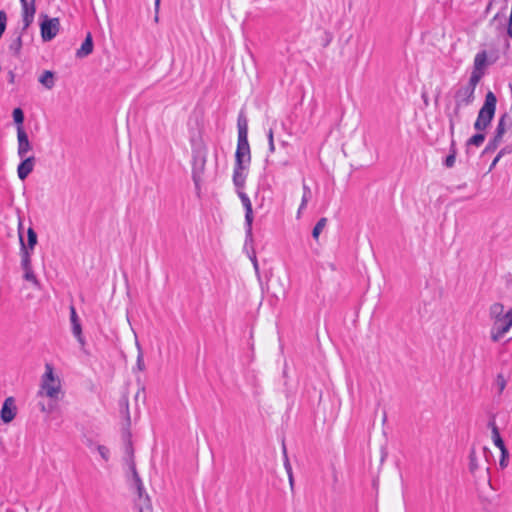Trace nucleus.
<instances>
[{"label": "nucleus", "instance_id": "26", "mask_svg": "<svg viewBox=\"0 0 512 512\" xmlns=\"http://www.w3.org/2000/svg\"><path fill=\"white\" fill-rule=\"evenodd\" d=\"M485 141V134L478 132L466 141V146L480 147Z\"/></svg>", "mask_w": 512, "mask_h": 512}, {"label": "nucleus", "instance_id": "28", "mask_svg": "<svg viewBox=\"0 0 512 512\" xmlns=\"http://www.w3.org/2000/svg\"><path fill=\"white\" fill-rule=\"evenodd\" d=\"M326 224H327V218L322 217L318 220V222L316 223V225L314 226V228L312 230V237L315 240H317L319 238V235L322 232V230L325 228Z\"/></svg>", "mask_w": 512, "mask_h": 512}, {"label": "nucleus", "instance_id": "48", "mask_svg": "<svg viewBox=\"0 0 512 512\" xmlns=\"http://www.w3.org/2000/svg\"><path fill=\"white\" fill-rule=\"evenodd\" d=\"M494 1H495V0H490V1H489L488 5H487V8H486V10H487V11L491 9V6H492V4H493V2H494Z\"/></svg>", "mask_w": 512, "mask_h": 512}, {"label": "nucleus", "instance_id": "29", "mask_svg": "<svg viewBox=\"0 0 512 512\" xmlns=\"http://www.w3.org/2000/svg\"><path fill=\"white\" fill-rule=\"evenodd\" d=\"M27 237H28V245L26 246L27 250L28 249L33 250L35 245L37 244V234L33 228L30 227L27 230Z\"/></svg>", "mask_w": 512, "mask_h": 512}, {"label": "nucleus", "instance_id": "37", "mask_svg": "<svg viewBox=\"0 0 512 512\" xmlns=\"http://www.w3.org/2000/svg\"><path fill=\"white\" fill-rule=\"evenodd\" d=\"M97 451L99 452V454L103 460H105V461L109 460V449L106 446L98 445Z\"/></svg>", "mask_w": 512, "mask_h": 512}, {"label": "nucleus", "instance_id": "9", "mask_svg": "<svg viewBox=\"0 0 512 512\" xmlns=\"http://www.w3.org/2000/svg\"><path fill=\"white\" fill-rule=\"evenodd\" d=\"M60 21L58 18H48L44 15V20L40 24L41 37L43 41H51L59 32Z\"/></svg>", "mask_w": 512, "mask_h": 512}, {"label": "nucleus", "instance_id": "36", "mask_svg": "<svg viewBox=\"0 0 512 512\" xmlns=\"http://www.w3.org/2000/svg\"><path fill=\"white\" fill-rule=\"evenodd\" d=\"M500 451H501V458H500L499 464L502 468H504L507 466V459H508L509 453H508V450L506 447H503L502 449H500Z\"/></svg>", "mask_w": 512, "mask_h": 512}, {"label": "nucleus", "instance_id": "46", "mask_svg": "<svg viewBox=\"0 0 512 512\" xmlns=\"http://www.w3.org/2000/svg\"><path fill=\"white\" fill-rule=\"evenodd\" d=\"M15 75L12 71L9 72V82L14 83Z\"/></svg>", "mask_w": 512, "mask_h": 512}, {"label": "nucleus", "instance_id": "34", "mask_svg": "<svg viewBox=\"0 0 512 512\" xmlns=\"http://www.w3.org/2000/svg\"><path fill=\"white\" fill-rule=\"evenodd\" d=\"M7 25V14L5 11H0V36L3 35Z\"/></svg>", "mask_w": 512, "mask_h": 512}, {"label": "nucleus", "instance_id": "25", "mask_svg": "<svg viewBox=\"0 0 512 512\" xmlns=\"http://www.w3.org/2000/svg\"><path fill=\"white\" fill-rule=\"evenodd\" d=\"M136 505L138 507L139 512H152V503L148 494L143 496V499L140 501L139 498L136 501Z\"/></svg>", "mask_w": 512, "mask_h": 512}, {"label": "nucleus", "instance_id": "2", "mask_svg": "<svg viewBox=\"0 0 512 512\" xmlns=\"http://www.w3.org/2000/svg\"><path fill=\"white\" fill-rule=\"evenodd\" d=\"M488 315L492 322L490 339L496 343L512 327V308L504 312V305L500 302H495L490 305Z\"/></svg>", "mask_w": 512, "mask_h": 512}, {"label": "nucleus", "instance_id": "38", "mask_svg": "<svg viewBox=\"0 0 512 512\" xmlns=\"http://www.w3.org/2000/svg\"><path fill=\"white\" fill-rule=\"evenodd\" d=\"M267 137H268L269 151L274 152L275 145H274V137H273V129L272 128L269 129Z\"/></svg>", "mask_w": 512, "mask_h": 512}, {"label": "nucleus", "instance_id": "17", "mask_svg": "<svg viewBox=\"0 0 512 512\" xmlns=\"http://www.w3.org/2000/svg\"><path fill=\"white\" fill-rule=\"evenodd\" d=\"M486 65H487V53H486V51H481V52L477 53L475 58H474L473 71H472L470 76L478 75L479 76V80H480L482 78V76H483V71L482 70L485 68Z\"/></svg>", "mask_w": 512, "mask_h": 512}, {"label": "nucleus", "instance_id": "39", "mask_svg": "<svg viewBox=\"0 0 512 512\" xmlns=\"http://www.w3.org/2000/svg\"><path fill=\"white\" fill-rule=\"evenodd\" d=\"M512 153V144H508L504 146L500 151L498 152L499 156L502 158L505 155Z\"/></svg>", "mask_w": 512, "mask_h": 512}, {"label": "nucleus", "instance_id": "45", "mask_svg": "<svg viewBox=\"0 0 512 512\" xmlns=\"http://www.w3.org/2000/svg\"><path fill=\"white\" fill-rule=\"evenodd\" d=\"M198 157L200 158V161H201V168L203 169L204 167V164L206 162V159H205V155H200V151H198Z\"/></svg>", "mask_w": 512, "mask_h": 512}, {"label": "nucleus", "instance_id": "33", "mask_svg": "<svg viewBox=\"0 0 512 512\" xmlns=\"http://www.w3.org/2000/svg\"><path fill=\"white\" fill-rule=\"evenodd\" d=\"M282 450H283V456H284V467H285V470H286L287 474L293 473L292 467H291V464H290V461H289V458H288V455H287L286 446H285L284 443L282 445Z\"/></svg>", "mask_w": 512, "mask_h": 512}, {"label": "nucleus", "instance_id": "40", "mask_svg": "<svg viewBox=\"0 0 512 512\" xmlns=\"http://www.w3.org/2000/svg\"><path fill=\"white\" fill-rule=\"evenodd\" d=\"M500 159H501V157L499 156V154H497L496 157L493 159L490 167H489V172L492 171L495 168V166L500 161Z\"/></svg>", "mask_w": 512, "mask_h": 512}, {"label": "nucleus", "instance_id": "47", "mask_svg": "<svg viewBox=\"0 0 512 512\" xmlns=\"http://www.w3.org/2000/svg\"><path fill=\"white\" fill-rule=\"evenodd\" d=\"M422 98H423L424 104L427 106L429 104L428 97L425 94H423Z\"/></svg>", "mask_w": 512, "mask_h": 512}, {"label": "nucleus", "instance_id": "1", "mask_svg": "<svg viewBox=\"0 0 512 512\" xmlns=\"http://www.w3.org/2000/svg\"><path fill=\"white\" fill-rule=\"evenodd\" d=\"M479 83V76H470L466 84L457 87L453 94L454 106L451 108V103L446 105V116L449 121L450 136L455 135L456 125L462 120L461 109L471 105L475 100V89Z\"/></svg>", "mask_w": 512, "mask_h": 512}, {"label": "nucleus", "instance_id": "21", "mask_svg": "<svg viewBox=\"0 0 512 512\" xmlns=\"http://www.w3.org/2000/svg\"><path fill=\"white\" fill-rule=\"evenodd\" d=\"M450 137H451V142H450L449 154L444 160V165L447 168H452L454 166L455 161H456V155H457L456 141H455L454 135L450 136Z\"/></svg>", "mask_w": 512, "mask_h": 512}, {"label": "nucleus", "instance_id": "42", "mask_svg": "<svg viewBox=\"0 0 512 512\" xmlns=\"http://www.w3.org/2000/svg\"><path fill=\"white\" fill-rule=\"evenodd\" d=\"M159 5H160V0H155V12H156L155 21L156 22L158 21Z\"/></svg>", "mask_w": 512, "mask_h": 512}, {"label": "nucleus", "instance_id": "24", "mask_svg": "<svg viewBox=\"0 0 512 512\" xmlns=\"http://www.w3.org/2000/svg\"><path fill=\"white\" fill-rule=\"evenodd\" d=\"M489 427H491V430H492V438H493L494 444L499 449H502L503 447H506L502 437L500 436L499 429H498L495 421H490L489 422Z\"/></svg>", "mask_w": 512, "mask_h": 512}, {"label": "nucleus", "instance_id": "30", "mask_svg": "<svg viewBox=\"0 0 512 512\" xmlns=\"http://www.w3.org/2000/svg\"><path fill=\"white\" fill-rule=\"evenodd\" d=\"M125 452H126V454L128 456L127 464L129 465L131 460L134 461V450H133V447H132V441H131V437H130L129 434L127 436V441H126V444H125Z\"/></svg>", "mask_w": 512, "mask_h": 512}, {"label": "nucleus", "instance_id": "19", "mask_svg": "<svg viewBox=\"0 0 512 512\" xmlns=\"http://www.w3.org/2000/svg\"><path fill=\"white\" fill-rule=\"evenodd\" d=\"M93 52V40L91 33H87L84 42L81 47L76 51V56L78 58H84L90 55Z\"/></svg>", "mask_w": 512, "mask_h": 512}, {"label": "nucleus", "instance_id": "12", "mask_svg": "<svg viewBox=\"0 0 512 512\" xmlns=\"http://www.w3.org/2000/svg\"><path fill=\"white\" fill-rule=\"evenodd\" d=\"M17 140H18V156L25 158L27 153L32 149L28 135L23 126H17Z\"/></svg>", "mask_w": 512, "mask_h": 512}, {"label": "nucleus", "instance_id": "35", "mask_svg": "<svg viewBox=\"0 0 512 512\" xmlns=\"http://www.w3.org/2000/svg\"><path fill=\"white\" fill-rule=\"evenodd\" d=\"M496 384L499 389V394H501L506 387V379L504 378V376L502 374L497 375Z\"/></svg>", "mask_w": 512, "mask_h": 512}, {"label": "nucleus", "instance_id": "5", "mask_svg": "<svg viewBox=\"0 0 512 512\" xmlns=\"http://www.w3.org/2000/svg\"><path fill=\"white\" fill-rule=\"evenodd\" d=\"M22 228V222L20 221L19 222V241H20V250H21V266L24 270V279L26 281H29L31 282L35 287H39L40 286V283H39V280L37 279L36 275L34 274L33 270H32V266H31V257H30V253L29 251L27 250V247L24 243V240H23V236L20 232Z\"/></svg>", "mask_w": 512, "mask_h": 512}, {"label": "nucleus", "instance_id": "8", "mask_svg": "<svg viewBox=\"0 0 512 512\" xmlns=\"http://www.w3.org/2000/svg\"><path fill=\"white\" fill-rule=\"evenodd\" d=\"M237 194L242 202V205L245 209V226H246V243L248 241H253V233H252V224H253V209H252V203L247 196L246 193L243 191L238 190Z\"/></svg>", "mask_w": 512, "mask_h": 512}, {"label": "nucleus", "instance_id": "6", "mask_svg": "<svg viewBox=\"0 0 512 512\" xmlns=\"http://www.w3.org/2000/svg\"><path fill=\"white\" fill-rule=\"evenodd\" d=\"M489 455H491V452L485 446L481 448L479 453L472 447L469 453V471L472 474H476L479 470L489 471Z\"/></svg>", "mask_w": 512, "mask_h": 512}, {"label": "nucleus", "instance_id": "27", "mask_svg": "<svg viewBox=\"0 0 512 512\" xmlns=\"http://www.w3.org/2000/svg\"><path fill=\"white\" fill-rule=\"evenodd\" d=\"M22 48V33H20L14 40L9 44V50L16 56L20 54Z\"/></svg>", "mask_w": 512, "mask_h": 512}, {"label": "nucleus", "instance_id": "18", "mask_svg": "<svg viewBox=\"0 0 512 512\" xmlns=\"http://www.w3.org/2000/svg\"><path fill=\"white\" fill-rule=\"evenodd\" d=\"M245 169H247L246 166L241 165H235L234 171H233V183L237 188V191H242L245 180H246V174L244 173Z\"/></svg>", "mask_w": 512, "mask_h": 512}, {"label": "nucleus", "instance_id": "3", "mask_svg": "<svg viewBox=\"0 0 512 512\" xmlns=\"http://www.w3.org/2000/svg\"><path fill=\"white\" fill-rule=\"evenodd\" d=\"M496 103L497 98L495 94L491 91L487 92L484 104L480 108L477 119L474 123V129L477 132H483L490 126L495 115Z\"/></svg>", "mask_w": 512, "mask_h": 512}, {"label": "nucleus", "instance_id": "41", "mask_svg": "<svg viewBox=\"0 0 512 512\" xmlns=\"http://www.w3.org/2000/svg\"><path fill=\"white\" fill-rule=\"evenodd\" d=\"M250 259L253 263L255 270L257 271L258 270V261H257L256 255L253 253V255L250 257Z\"/></svg>", "mask_w": 512, "mask_h": 512}, {"label": "nucleus", "instance_id": "44", "mask_svg": "<svg viewBox=\"0 0 512 512\" xmlns=\"http://www.w3.org/2000/svg\"><path fill=\"white\" fill-rule=\"evenodd\" d=\"M288 478H289V484H290V487H291V489H293V487H294V478H293V473H289V474H288Z\"/></svg>", "mask_w": 512, "mask_h": 512}, {"label": "nucleus", "instance_id": "20", "mask_svg": "<svg viewBox=\"0 0 512 512\" xmlns=\"http://www.w3.org/2000/svg\"><path fill=\"white\" fill-rule=\"evenodd\" d=\"M38 81L46 89L51 90L55 86V74L50 70H45L39 76Z\"/></svg>", "mask_w": 512, "mask_h": 512}, {"label": "nucleus", "instance_id": "10", "mask_svg": "<svg viewBox=\"0 0 512 512\" xmlns=\"http://www.w3.org/2000/svg\"><path fill=\"white\" fill-rule=\"evenodd\" d=\"M22 15V32L26 31L34 21L36 0H20Z\"/></svg>", "mask_w": 512, "mask_h": 512}, {"label": "nucleus", "instance_id": "16", "mask_svg": "<svg viewBox=\"0 0 512 512\" xmlns=\"http://www.w3.org/2000/svg\"><path fill=\"white\" fill-rule=\"evenodd\" d=\"M22 159L23 161L18 165L17 173L19 179L25 180L34 169L35 157L29 156Z\"/></svg>", "mask_w": 512, "mask_h": 512}, {"label": "nucleus", "instance_id": "22", "mask_svg": "<svg viewBox=\"0 0 512 512\" xmlns=\"http://www.w3.org/2000/svg\"><path fill=\"white\" fill-rule=\"evenodd\" d=\"M238 138H248V121L243 113H240L237 120Z\"/></svg>", "mask_w": 512, "mask_h": 512}, {"label": "nucleus", "instance_id": "31", "mask_svg": "<svg viewBox=\"0 0 512 512\" xmlns=\"http://www.w3.org/2000/svg\"><path fill=\"white\" fill-rule=\"evenodd\" d=\"M136 346H137V349H138L136 366H137V369L139 371H144L145 370V364H144V359H143V353H142V349H141V346H140L138 341H136Z\"/></svg>", "mask_w": 512, "mask_h": 512}, {"label": "nucleus", "instance_id": "13", "mask_svg": "<svg viewBox=\"0 0 512 512\" xmlns=\"http://www.w3.org/2000/svg\"><path fill=\"white\" fill-rule=\"evenodd\" d=\"M17 407L13 397H7L0 411L1 420L4 423H10L16 416Z\"/></svg>", "mask_w": 512, "mask_h": 512}, {"label": "nucleus", "instance_id": "43", "mask_svg": "<svg viewBox=\"0 0 512 512\" xmlns=\"http://www.w3.org/2000/svg\"><path fill=\"white\" fill-rule=\"evenodd\" d=\"M123 405L125 406L126 413H127V419L129 420L130 416H129V411H128V399L127 398L123 399Z\"/></svg>", "mask_w": 512, "mask_h": 512}, {"label": "nucleus", "instance_id": "32", "mask_svg": "<svg viewBox=\"0 0 512 512\" xmlns=\"http://www.w3.org/2000/svg\"><path fill=\"white\" fill-rule=\"evenodd\" d=\"M12 115H13L14 122L18 126H22L23 121H24V113H23V111L20 108H15L13 110V114Z\"/></svg>", "mask_w": 512, "mask_h": 512}, {"label": "nucleus", "instance_id": "7", "mask_svg": "<svg viewBox=\"0 0 512 512\" xmlns=\"http://www.w3.org/2000/svg\"><path fill=\"white\" fill-rule=\"evenodd\" d=\"M508 120H510V114L508 113H504L499 118L497 127L494 132V136L489 140L488 144L486 145L485 149L482 152L483 154H487L497 150V148L503 141V136L507 128H510Z\"/></svg>", "mask_w": 512, "mask_h": 512}, {"label": "nucleus", "instance_id": "4", "mask_svg": "<svg viewBox=\"0 0 512 512\" xmlns=\"http://www.w3.org/2000/svg\"><path fill=\"white\" fill-rule=\"evenodd\" d=\"M60 393V381L54 377L52 366L46 364V372L42 377L41 390L39 391V395H45L52 400H58Z\"/></svg>", "mask_w": 512, "mask_h": 512}, {"label": "nucleus", "instance_id": "23", "mask_svg": "<svg viewBox=\"0 0 512 512\" xmlns=\"http://www.w3.org/2000/svg\"><path fill=\"white\" fill-rule=\"evenodd\" d=\"M311 194H312V192H311L310 187L308 185H306L305 183H303V196H302L301 204L297 211V218H300L302 211L306 208L307 203L309 202V200L311 198Z\"/></svg>", "mask_w": 512, "mask_h": 512}, {"label": "nucleus", "instance_id": "11", "mask_svg": "<svg viewBox=\"0 0 512 512\" xmlns=\"http://www.w3.org/2000/svg\"><path fill=\"white\" fill-rule=\"evenodd\" d=\"M250 161L251 154L248 138H238L237 149L235 153V165L248 167Z\"/></svg>", "mask_w": 512, "mask_h": 512}, {"label": "nucleus", "instance_id": "14", "mask_svg": "<svg viewBox=\"0 0 512 512\" xmlns=\"http://www.w3.org/2000/svg\"><path fill=\"white\" fill-rule=\"evenodd\" d=\"M70 322L72 326L73 335L77 338L80 345L84 346L85 339L82 335V326L74 306H70Z\"/></svg>", "mask_w": 512, "mask_h": 512}, {"label": "nucleus", "instance_id": "49", "mask_svg": "<svg viewBox=\"0 0 512 512\" xmlns=\"http://www.w3.org/2000/svg\"><path fill=\"white\" fill-rule=\"evenodd\" d=\"M41 410L45 412L46 411V407L44 405H41Z\"/></svg>", "mask_w": 512, "mask_h": 512}, {"label": "nucleus", "instance_id": "15", "mask_svg": "<svg viewBox=\"0 0 512 512\" xmlns=\"http://www.w3.org/2000/svg\"><path fill=\"white\" fill-rule=\"evenodd\" d=\"M129 470L131 471L133 485L136 488L138 498L141 501L143 499V496L147 493L145 492L143 482L137 472L135 461L131 460L129 464Z\"/></svg>", "mask_w": 512, "mask_h": 512}]
</instances>
